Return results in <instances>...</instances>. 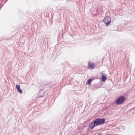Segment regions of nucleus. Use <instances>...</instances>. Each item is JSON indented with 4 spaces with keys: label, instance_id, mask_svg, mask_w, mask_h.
<instances>
[{
    "label": "nucleus",
    "instance_id": "obj_1",
    "mask_svg": "<svg viewBox=\"0 0 135 135\" xmlns=\"http://www.w3.org/2000/svg\"><path fill=\"white\" fill-rule=\"evenodd\" d=\"M125 100V98L123 96L119 97L115 100V103L118 105L123 104Z\"/></svg>",
    "mask_w": 135,
    "mask_h": 135
},
{
    "label": "nucleus",
    "instance_id": "obj_2",
    "mask_svg": "<svg viewBox=\"0 0 135 135\" xmlns=\"http://www.w3.org/2000/svg\"><path fill=\"white\" fill-rule=\"evenodd\" d=\"M105 120L104 119L97 118L94 120V123L96 126L104 123Z\"/></svg>",
    "mask_w": 135,
    "mask_h": 135
},
{
    "label": "nucleus",
    "instance_id": "obj_3",
    "mask_svg": "<svg viewBox=\"0 0 135 135\" xmlns=\"http://www.w3.org/2000/svg\"><path fill=\"white\" fill-rule=\"evenodd\" d=\"M110 18L108 17H105L103 21L107 25V26H108V25L109 24L111 21Z\"/></svg>",
    "mask_w": 135,
    "mask_h": 135
},
{
    "label": "nucleus",
    "instance_id": "obj_4",
    "mask_svg": "<svg viewBox=\"0 0 135 135\" xmlns=\"http://www.w3.org/2000/svg\"><path fill=\"white\" fill-rule=\"evenodd\" d=\"M88 67L89 69H93L95 68L94 64L93 63L89 62H88Z\"/></svg>",
    "mask_w": 135,
    "mask_h": 135
},
{
    "label": "nucleus",
    "instance_id": "obj_5",
    "mask_svg": "<svg viewBox=\"0 0 135 135\" xmlns=\"http://www.w3.org/2000/svg\"><path fill=\"white\" fill-rule=\"evenodd\" d=\"M96 126L95 123H94V121L91 122L89 125V128L91 129H93L94 127Z\"/></svg>",
    "mask_w": 135,
    "mask_h": 135
},
{
    "label": "nucleus",
    "instance_id": "obj_6",
    "mask_svg": "<svg viewBox=\"0 0 135 135\" xmlns=\"http://www.w3.org/2000/svg\"><path fill=\"white\" fill-rule=\"evenodd\" d=\"M16 87L18 91L21 94L22 93V91L20 89V85H16Z\"/></svg>",
    "mask_w": 135,
    "mask_h": 135
},
{
    "label": "nucleus",
    "instance_id": "obj_7",
    "mask_svg": "<svg viewBox=\"0 0 135 135\" xmlns=\"http://www.w3.org/2000/svg\"><path fill=\"white\" fill-rule=\"evenodd\" d=\"M106 79L107 78L106 75L104 73L103 74L102 76V80L104 82L106 80Z\"/></svg>",
    "mask_w": 135,
    "mask_h": 135
},
{
    "label": "nucleus",
    "instance_id": "obj_8",
    "mask_svg": "<svg viewBox=\"0 0 135 135\" xmlns=\"http://www.w3.org/2000/svg\"><path fill=\"white\" fill-rule=\"evenodd\" d=\"M91 81V80L90 79H89L86 82V84L88 85H89L90 84V83Z\"/></svg>",
    "mask_w": 135,
    "mask_h": 135
},
{
    "label": "nucleus",
    "instance_id": "obj_9",
    "mask_svg": "<svg viewBox=\"0 0 135 135\" xmlns=\"http://www.w3.org/2000/svg\"><path fill=\"white\" fill-rule=\"evenodd\" d=\"M98 135H101L100 134H99Z\"/></svg>",
    "mask_w": 135,
    "mask_h": 135
}]
</instances>
